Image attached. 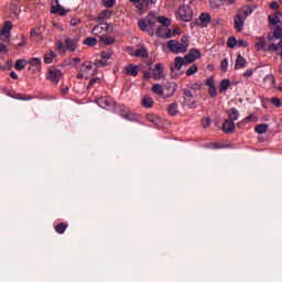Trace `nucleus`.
Returning a JSON list of instances; mask_svg holds the SVG:
<instances>
[{
  "mask_svg": "<svg viewBox=\"0 0 282 282\" xmlns=\"http://www.w3.org/2000/svg\"><path fill=\"white\" fill-rule=\"evenodd\" d=\"M224 6V0H210V8L217 10V8H221Z\"/></svg>",
  "mask_w": 282,
  "mask_h": 282,
  "instance_id": "c03bdc74",
  "label": "nucleus"
},
{
  "mask_svg": "<svg viewBox=\"0 0 282 282\" xmlns=\"http://www.w3.org/2000/svg\"><path fill=\"white\" fill-rule=\"evenodd\" d=\"M212 18L208 13H202L199 19L196 20V25H202V28H208V23H210Z\"/></svg>",
  "mask_w": 282,
  "mask_h": 282,
  "instance_id": "f3484780",
  "label": "nucleus"
},
{
  "mask_svg": "<svg viewBox=\"0 0 282 282\" xmlns=\"http://www.w3.org/2000/svg\"><path fill=\"white\" fill-rule=\"evenodd\" d=\"M252 74H254V70H252V68H249V69H247V70L243 73V77H245V78H250V77H252Z\"/></svg>",
  "mask_w": 282,
  "mask_h": 282,
  "instance_id": "13d9d810",
  "label": "nucleus"
},
{
  "mask_svg": "<svg viewBox=\"0 0 282 282\" xmlns=\"http://www.w3.org/2000/svg\"><path fill=\"white\" fill-rule=\"evenodd\" d=\"M78 41L80 37H66L65 42L57 41L55 43L57 52L66 54L67 52H76L78 50Z\"/></svg>",
  "mask_w": 282,
  "mask_h": 282,
  "instance_id": "7ed1b4c3",
  "label": "nucleus"
},
{
  "mask_svg": "<svg viewBox=\"0 0 282 282\" xmlns=\"http://www.w3.org/2000/svg\"><path fill=\"white\" fill-rule=\"evenodd\" d=\"M67 223H59L55 226V232H57V235H63L65 230H67Z\"/></svg>",
  "mask_w": 282,
  "mask_h": 282,
  "instance_id": "72a5a7b5",
  "label": "nucleus"
},
{
  "mask_svg": "<svg viewBox=\"0 0 282 282\" xmlns=\"http://www.w3.org/2000/svg\"><path fill=\"white\" fill-rule=\"evenodd\" d=\"M105 8H113L116 6V0H104Z\"/></svg>",
  "mask_w": 282,
  "mask_h": 282,
  "instance_id": "3c124183",
  "label": "nucleus"
},
{
  "mask_svg": "<svg viewBox=\"0 0 282 282\" xmlns=\"http://www.w3.org/2000/svg\"><path fill=\"white\" fill-rule=\"evenodd\" d=\"M206 85L209 86L208 94L212 98H217V88L215 87V79L209 78L206 80Z\"/></svg>",
  "mask_w": 282,
  "mask_h": 282,
  "instance_id": "4be33fe9",
  "label": "nucleus"
},
{
  "mask_svg": "<svg viewBox=\"0 0 282 282\" xmlns=\"http://www.w3.org/2000/svg\"><path fill=\"white\" fill-rule=\"evenodd\" d=\"M254 10H257V6L250 7H242L239 11H238V15H240L242 19H248V17H250V14L252 12H254Z\"/></svg>",
  "mask_w": 282,
  "mask_h": 282,
  "instance_id": "dca6fc26",
  "label": "nucleus"
},
{
  "mask_svg": "<svg viewBox=\"0 0 282 282\" xmlns=\"http://www.w3.org/2000/svg\"><path fill=\"white\" fill-rule=\"evenodd\" d=\"M147 120L154 124L155 127L160 126V118L155 115H147L145 116Z\"/></svg>",
  "mask_w": 282,
  "mask_h": 282,
  "instance_id": "f704fd0d",
  "label": "nucleus"
},
{
  "mask_svg": "<svg viewBox=\"0 0 282 282\" xmlns=\"http://www.w3.org/2000/svg\"><path fill=\"white\" fill-rule=\"evenodd\" d=\"M99 43H102L104 45H113V43H116V37L100 35Z\"/></svg>",
  "mask_w": 282,
  "mask_h": 282,
  "instance_id": "c85d7f7f",
  "label": "nucleus"
},
{
  "mask_svg": "<svg viewBox=\"0 0 282 282\" xmlns=\"http://www.w3.org/2000/svg\"><path fill=\"white\" fill-rule=\"evenodd\" d=\"M186 65V59L184 57H175L174 59V66H171V72H175V69H177V72H180V69H182V66Z\"/></svg>",
  "mask_w": 282,
  "mask_h": 282,
  "instance_id": "412c9836",
  "label": "nucleus"
},
{
  "mask_svg": "<svg viewBox=\"0 0 282 282\" xmlns=\"http://www.w3.org/2000/svg\"><path fill=\"white\" fill-rule=\"evenodd\" d=\"M185 58V65H188L191 63H195L197 58H202V53L197 48L189 50L188 54L184 56Z\"/></svg>",
  "mask_w": 282,
  "mask_h": 282,
  "instance_id": "f8f14e48",
  "label": "nucleus"
},
{
  "mask_svg": "<svg viewBox=\"0 0 282 282\" xmlns=\"http://www.w3.org/2000/svg\"><path fill=\"white\" fill-rule=\"evenodd\" d=\"M124 74L127 76H138L139 69L137 65L129 64L128 66L124 67Z\"/></svg>",
  "mask_w": 282,
  "mask_h": 282,
  "instance_id": "5701e85b",
  "label": "nucleus"
},
{
  "mask_svg": "<svg viewBox=\"0 0 282 282\" xmlns=\"http://www.w3.org/2000/svg\"><path fill=\"white\" fill-rule=\"evenodd\" d=\"M274 39H282V25H278L273 29Z\"/></svg>",
  "mask_w": 282,
  "mask_h": 282,
  "instance_id": "49530a36",
  "label": "nucleus"
},
{
  "mask_svg": "<svg viewBox=\"0 0 282 282\" xmlns=\"http://www.w3.org/2000/svg\"><path fill=\"white\" fill-rule=\"evenodd\" d=\"M279 47L280 50H282V40L278 43V44H271L268 46L267 52H279Z\"/></svg>",
  "mask_w": 282,
  "mask_h": 282,
  "instance_id": "58836bf2",
  "label": "nucleus"
},
{
  "mask_svg": "<svg viewBox=\"0 0 282 282\" xmlns=\"http://www.w3.org/2000/svg\"><path fill=\"white\" fill-rule=\"evenodd\" d=\"M61 78H63V70L51 66L47 70L46 80H51L54 85H58Z\"/></svg>",
  "mask_w": 282,
  "mask_h": 282,
  "instance_id": "39448f33",
  "label": "nucleus"
},
{
  "mask_svg": "<svg viewBox=\"0 0 282 282\" xmlns=\"http://www.w3.org/2000/svg\"><path fill=\"white\" fill-rule=\"evenodd\" d=\"M122 118H124L126 120H133V113L131 112L122 113Z\"/></svg>",
  "mask_w": 282,
  "mask_h": 282,
  "instance_id": "680f3d73",
  "label": "nucleus"
},
{
  "mask_svg": "<svg viewBox=\"0 0 282 282\" xmlns=\"http://www.w3.org/2000/svg\"><path fill=\"white\" fill-rule=\"evenodd\" d=\"M111 14H113V12H111L109 9H106L98 14L95 21H107V19H111Z\"/></svg>",
  "mask_w": 282,
  "mask_h": 282,
  "instance_id": "393cba45",
  "label": "nucleus"
},
{
  "mask_svg": "<svg viewBox=\"0 0 282 282\" xmlns=\"http://www.w3.org/2000/svg\"><path fill=\"white\" fill-rule=\"evenodd\" d=\"M97 67H107V59H100L96 63Z\"/></svg>",
  "mask_w": 282,
  "mask_h": 282,
  "instance_id": "052dcab7",
  "label": "nucleus"
},
{
  "mask_svg": "<svg viewBox=\"0 0 282 282\" xmlns=\"http://www.w3.org/2000/svg\"><path fill=\"white\" fill-rule=\"evenodd\" d=\"M279 17H282L281 12H275L274 15H269L268 20L270 25H275V28H279V25H282V21Z\"/></svg>",
  "mask_w": 282,
  "mask_h": 282,
  "instance_id": "a211bd4d",
  "label": "nucleus"
},
{
  "mask_svg": "<svg viewBox=\"0 0 282 282\" xmlns=\"http://www.w3.org/2000/svg\"><path fill=\"white\" fill-rule=\"evenodd\" d=\"M265 47V37H259L258 42L256 43V48L258 50V52L260 50H263Z\"/></svg>",
  "mask_w": 282,
  "mask_h": 282,
  "instance_id": "37998d69",
  "label": "nucleus"
},
{
  "mask_svg": "<svg viewBox=\"0 0 282 282\" xmlns=\"http://www.w3.org/2000/svg\"><path fill=\"white\" fill-rule=\"evenodd\" d=\"M98 107H101V109H111L113 105H116V101H113V98L106 96V97H99L96 100Z\"/></svg>",
  "mask_w": 282,
  "mask_h": 282,
  "instance_id": "1a4fd4ad",
  "label": "nucleus"
},
{
  "mask_svg": "<svg viewBox=\"0 0 282 282\" xmlns=\"http://www.w3.org/2000/svg\"><path fill=\"white\" fill-rule=\"evenodd\" d=\"M78 23H80V19L73 18V19L70 20V25H73V28L76 26V25H78Z\"/></svg>",
  "mask_w": 282,
  "mask_h": 282,
  "instance_id": "0e129e2a",
  "label": "nucleus"
},
{
  "mask_svg": "<svg viewBox=\"0 0 282 282\" xmlns=\"http://www.w3.org/2000/svg\"><path fill=\"white\" fill-rule=\"evenodd\" d=\"M243 67H248V62L246 61V58L243 56H241V54H239L236 59L235 68L243 69Z\"/></svg>",
  "mask_w": 282,
  "mask_h": 282,
  "instance_id": "a878e982",
  "label": "nucleus"
},
{
  "mask_svg": "<svg viewBox=\"0 0 282 282\" xmlns=\"http://www.w3.org/2000/svg\"><path fill=\"white\" fill-rule=\"evenodd\" d=\"M230 87V79H223L220 82V93L227 91V89Z\"/></svg>",
  "mask_w": 282,
  "mask_h": 282,
  "instance_id": "79ce46f5",
  "label": "nucleus"
},
{
  "mask_svg": "<svg viewBox=\"0 0 282 282\" xmlns=\"http://www.w3.org/2000/svg\"><path fill=\"white\" fill-rule=\"evenodd\" d=\"M84 45H88V47H96V45H98V40L96 37H86L84 40Z\"/></svg>",
  "mask_w": 282,
  "mask_h": 282,
  "instance_id": "c9c22d12",
  "label": "nucleus"
},
{
  "mask_svg": "<svg viewBox=\"0 0 282 282\" xmlns=\"http://www.w3.org/2000/svg\"><path fill=\"white\" fill-rule=\"evenodd\" d=\"M101 58H102L104 61H109V58H111V53H109V52H102V53H101Z\"/></svg>",
  "mask_w": 282,
  "mask_h": 282,
  "instance_id": "bf43d9fd",
  "label": "nucleus"
},
{
  "mask_svg": "<svg viewBox=\"0 0 282 282\" xmlns=\"http://www.w3.org/2000/svg\"><path fill=\"white\" fill-rule=\"evenodd\" d=\"M189 43L191 42L188 41V36L183 35L181 42L177 40H170L167 42V48L170 52H172V54H184V52L188 50Z\"/></svg>",
  "mask_w": 282,
  "mask_h": 282,
  "instance_id": "f03ea898",
  "label": "nucleus"
},
{
  "mask_svg": "<svg viewBox=\"0 0 282 282\" xmlns=\"http://www.w3.org/2000/svg\"><path fill=\"white\" fill-rule=\"evenodd\" d=\"M86 78H91V76H96V69L94 68V63L91 62H84L79 68Z\"/></svg>",
  "mask_w": 282,
  "mask_h": 282,
  "instance_id": "9d476101",
  "label": "nucleus"
},
{
  "mask_svg": "<svg viewBox=\"0 0 282 282\" xmlns=\"http://www.w3.org/2000/svg\"><path fill=\"white\" fill-rule=\"evenodd\" d=\"M245 23L246 18H242L239 15V13H237L236 17L234 18V28L236 32H242Z\"/></svg>",
  "mask_w": 282,
  "mask_h": 282,
  "instance_id": "4468645a",
  "label": "nucleus"
},
{
  "mask_svg": "<svg viewBox=\"0 0 282 282\" xmlns=\"http://www.w3.org/2000/svg\"><path fill=\"white\" fill-rule=\"evenodd\" d=\"M155 3H158V0H141L139 4H135V8L141 14H144L149 10V6H155Z\"/></svg>",
  "mask_w": 282,
  "mask_h": 282,
  "instance_id": "ddd939ff",
  "label": "nucleus"
},
{
  "mask_svg": "<svg viewBox=\"0 0 282 282\" xmlns=\"http://www.w3.org/2000/svg\"><path fill=\"white\" fill-rule=\"evenodd\" d=\"M183 95L184 98H193V91H191L188 88L183 89Z\"/></svg>",
  "mask_w": 282,
  "mask_h": 282,
  "instance_id": "5fc2aeb1",
  "label": "nucleus"
},
{
  "mask_svg": "<svg viewBox=\"0 0 282 282\" xmlns=\"http://www.w3.org/2000/svg\"><path fill=\"white\" fill-rule=\"evenodd\" d=\"M26 65H28V61H25V59H17V62H15V69L18 72H22V69H25Z\"/></svg>",
  "mask_w": 282,
  "mask_h": 282,
  "instance_id": "e433bc0d",
  "label": "nucleus"
},
{
  "mask_svg": "<svg viewBox=\"0 0 282 282\" xmlns=\"http://www.w3.org/2000/svg\"><path fill=\"white\" fill-rule=\"evenodd\" d=\"M106 30H109V24L99 23L91 30V32H93L94 36H101L100 34H102V32Z\"/></svg>",
  "mask_w": 282,
  "mask_h": 282,
  "instance_id": "aec40b11",
  "label": "nucleus"
},
{
  "mask_svg": "<svg viewBox=\"0 0 282 282\" xmlns=\"http://www.w3.org/2000/svg\"><path fill=\"white\" fill-rule=\"evenodd\" d=\"M224 6H235L237 3V0H223Z\"/></svg>",
  "mask_w": 282,
  "mask_h": 282,
  "instance_id": "e2e57ef3",
  "label": "nucleus"
},
{
  "mask_svg": "<svg viewBox=\"0 0 282 282\" xmlns=\"http://www.w3.org/2000/svg\"><path fill=\"white\" fill-rule=\"evenodd\" d=\"M134 56L141 58H149V52L145 48H138L134 53Z\"/></svg>",
  "mask_w": 282,
  "mask_h": 282,
  "instance_id": "4c0bfd02",
  "label": "nucleus"
},
{
  "mask_svg": "<svg viewBox=\"0 0 282 282\" xmlns=\"http://www.w3.org/2000/svg\"><path fill=\"white\" fill-rule=\"evenodd\" d=\"M198 67H197V65H192L187 70H186V76H193V75H195V74H197V72H198Z\"/></svg>",
  "mask_w": 282,
  "mask_h": 282,
  "instance_id": "de8ad7c7",
  "label": "nucleus"
},
{
  "mask_svg": "<svg viewBox=\"0 0 282 282\" xmlns=\"http://www.w3.org/2000/svg\"><path fill=\"white\" fill-rule=\"evenodd\" d=\"M77 78H78V80H82V78H86L85 73L82 72L80 68H79V72H78V74H77Z\"/></svg>",
  "mask_w": 282,
  "mask_h": 282,
  "instance_id": "774afa93",
  "label": "nucleus"
},
{
  "mask_svg": "<svg viewBox=\"0 0 282 282\" xmlns=\"http://www.w3.org/2000/svg\"><path fill=\"white\" fill-rule=\"evenodd\" d=\"M177 17L180 21H193V9L189 6L183 4L178 8Z\"/></svg>",
  "mask_w": 282,
  "mask_h": 282,
  "instance_id": "20e7f679",
  "label": "nucleus"
},
{
  "mask_svg": "<svg viewBox=\"0 0 282 282\" xmlns=\"http://www.w3.org/2000/svg\"><path fill=\"white\" fill-rule=\"evenodd\" d=\"M235 121L232 120H225V122L223 123V131L224 133H235Z\"/></svg>",
  "mask_w": 282,
  "mask_h": 282,
  "instance_id": "6ab92c4d",
  "label": "nucleus"
},
{
  "mask_svg": "<svg viewBox=\"0 0 282 282\" xmlns=\"http://www.w3.org/2000/svg\"><path fill=\"white\" fill-rule=\"evenodd\" d=\"M167 113L170 116H177L180 113V110L177 109V102H173L167 106Z\"/></svg>",
  "mask_w": 282,
  "mask_h": 282,
  "instance_id": "7c9ffc66",
  "label": "nucleus"
},
{
  "mask_svg": "<svg viewBox=\"0 0 282 282\" xmlns=\"http://www.w3.org/2000/svg\"><path fill=\"white\" fill-rule=\"evenodd\" d=\"M155 105V101L151 98V96H143L141 99V106H143L144 109H151Z\"/></svg>",
  "mask_w": 282,
  "mask_h": 282,
  "instance_id": "b1692460",
  "label": "nucleus"
},
{
  "mask_svg": "<svg viewBox=\"0 0 282 282\" xmlns=\"http://www.w3.org/2000/svg\"><path fill=\"white\" fill-rule=\"evenodd\" d=\"M269 102H271V105H273L278 109L282 107V101L278 97H272L271 99H269Z\"/></svg>",
  "mask_w": 282,
  "mask_h": 282,
  "instance_id": "a18cd8bd",
  "label": "nucleus"
},
{
  "mask_svg": "<svg viewBox=\"0 0 282 282\" xmlns=\"http://www.w3.org/2000/svg\"><path fill=\"white\" fill-rule=\"evenodd\" d=\"M54 58H56V53H54V51H48L44 55V63L50 65L51 63H54Z\"/></svg>",
  "mask_w": 282,
  "mask_h": 282,
  "instance_id": "c756f323",
  "label": "nucleus"
},
{
  "mask_svg": "<svg viewBox=\"0 0 282 282\" xmlns=\"http://www.w3.org/2000/svg\"><path fill=\"white\" fill-rule=\"evenodd\" d=\"M184 105H186L189 109H197V101L193 98L184 97Z\"/></svg>",
  "mask_w": 282,
  "mask_h": 282,
  "instance_id": "473e14b6",
  "label": "nucleus"
},
{
  "mask_svg": "<svg viewBox=\"0 0 282 282\" xmlns=\"http://www.w3.org/2000/svg\"><path fill=\"white\" fill-rule=\"evenodd\" d=\"M9 96L11 98H14L15 100H33L34 97L30 95H22V94H17L14 91L10 93Z\"/></svg>",
  "mask_w": 282,
  "mask_h": 282,
  "instance_id": "bb28decb",
  "label": "nucleus"
},
{
  "mask_svg": "<svg viewBox=\"0 0 282 282\" xmlns=\"http://www.w3.org/2000/svg\"><path fill=\"white\" fill-rule=\"evenodd\" d=\"M8 52H10L8 50V46L6 44H3V43H0V53L1 54H8Z\"/></svg>",
  "mask_w": 282,
  "mask_h": 282,
  "instance_id": "4d7b16f0",
  "label": "nucleus"
},
{
  "mask_svg": "<svg viewBox=\"0 0 282 282\" xmlns=\"http://www.w3.org/2000/svg\"><path fill=\"white\" fill-rule=\"evenodd\" d=\"M220 69H221V72H228V58H225L221 61Z\"/></svg>",
  "mask_w": 282,
  "mask_h": 282,
  "instance_id": "8fccbe9b",
  "label": "nucleus"
},
{
  "mask_svg": "<svg viewBox=\"0 0 282 282\" xmlns=\"http://www.w3.org/2000/svg\"><path fill=\"white\" fill-rule=\"evenodd\" d=\"M212 120L210 118H203L202 120V126L204 127V129L208 128L209 124H212Z\"/></svg>",
  "mask_w": 282,
  "mask_h": 282,
  "instance_id": "864d4df0",
  "label": "nucleus"
},
{
  "mask_svg": "<svg viewBox=\"0 0 282 282\" xmlns=\"http://www.w3.org/2000/svg\"><path fill=\"white\" fill-rule=\"evenodd\" d=\"M72 12L70 9H65L61 3H58V0H53L51 4V13L52 14H58L59 17H65L67 13Z\"/></svg>",
  "mask_w": 282,
  "mask_h": 282,
  "instance_id": "0eeeda50",
  "label": "nucleus"
},
{
  "mask_svg": "<svg viewBox=\"0 0 282 282\" xmlns=\"http://www.w3.org/2000/svg\"><path fill=\"white\" fill-rule=\"evenodd\" d=\"M246 121H247V122H250V121L257 122V117H254L253 115H250V116H248V117L246 118Z\"/></svg>",
  "mask_w": 282,
  "mask_h": 282,
  "instance_id": "338daca9",
  "label": "nucleus"
},
{
  "mask_svg": "<svg viewBox=\"0 0 282 282\" xmlns=\"http://www.w3.org/2000/svg\"><path fill=\"white\" fill-rule=\"evenodd\" d=\"M154 80H162L164 78V66L160 63L155 64L153 69Z\"/></svg>",
  "mask_w": 282,
  "mask_h": 282,
  "instance_id": "2eb2a0df",
  "label": "nucleus"
},
{
  "mask_svg": "<svg viewBox=\"0 0 282 282\" xmlns=\"http://www.w3.org/2000/svg\"><path fill=\"white\" fill-rule=\"evenodd\" d=\"M152 91L153 94H158V96H162V94H164V88H162V85L160 84H154L152 86Z\"/></svg>",
  "mask_w": 282,
  "mask_h": 282,
  "instance_id": "ea45409f",
  "label": "nucleus"
},
{
  "mask_svg": "<svg viewBox=\"0 0 282 282\" xmlns=\"http://www.w3.org/2000/svg\"><path fill=\"white\" fill-rule=\"evenodd\" d=\"M227 115L229 117L228 120H231V122L239 120V110H237V108H230L227 110Z\"/></svg>",
  "mask_w": 282,
  "mask_h": 282,
  "instance_id": "cd10ccee",
  "label": "nucleus"
},
{
  "mask_svg": "<svg viewBox=\"0 0 282 282\" xmlns=\"http://www.w3.org/2000/svg\"><path fill=\"white\" fill-rule=\"evenodd\" d=\"M268 129H270V126L268 123H260L256 126V133H259V134L268 133Z\"/></svg>",
  "mask_w": 282,
  "mask_h": 282,
  "instance_id": "2f4dec72",
  "label": "nucleus"
},
{
  "mask_svg": "<svg viewBox=\"0 0 282 282\" xmlns=\"http://www.w3.org/2000/svg\"><path fill=\"white\" fill-rule=\"evenodd\" d=\"M227 47H230V50H235V47H237V37L230 36L227 40Z\"/></svg>",
  "mask_w": 282,
  "mask_h": 282,
  "instance_id": "a19ab883",
  "label": "nucleus"
},
{
  "mask_svg": "<svg viewBox=\"0 0 282 282\" xmlns=\"http://www.w3.org/2000/svg\"><path fill=\"white\" fill-rule=\"evenodd\" d=\"M270 8H271V10H279V2H276V1L271 2Z\"/></svg>",
  "mask_w": 282,
  "mask_h": 282,
  "instance_id": "69168bd1",
  "label": "nucleus"
},
{
  "mask_svg": "<svg viewBox=\"0 0 282 282\" xmlns=\"http://www.w3.org/2000/svg\"><path fill=\"white\" fill-rule=\"evenodd\" d=\"M41 58L32 57L28 61L29 72L32 74H39L41 72Z\"/></svg>",
  "mask_w": 282,
  "mask_h": 282,
  "instance_id": "9b49d317",
  "label": "nucleus"
},
{
  "mask_svg": "<svg viewBox=\"0 0 282 282\" xmlns=\"http://www.w3.org/2000/svg\"><path fill=\"white\" fill-rule=\"evenodd\" d=\"M12 32V21H6L0 30V40L2 43H10V36Z\"/></svg>",
  "mask_w": 282,
  "mask_h": 282,
  "instance_id": "423d86ee",
  "label": "nucleus"
},
{
  "mask_svg": "<svg viewBox=\"0 0 282 282\" xmlns=\"http://www.w3.org/2000/svg\"><path fill=\"white\" fill-rule=\"evenodd\" d=\"M154 34L161 39H173V36H175V33H173V31H171L166 25H160L156 28V32H154Z\"/></svg>",
  "mask_w": 282,
  "mask_h": 282,
  "instance_id": "6e6552de",
  "label": "nucleus"
},
{
  "mask_svg": "<svg viewBox=\"0 0 282 282\" xmlns=\"http://www.w3.org/2000/svg\"><path fill=\"white\" fill-rule=\"evenodd\" d=\"M138 25L142 32H148L149 36H155L158 17L149 13L144 19L139 20Z\"/></svg>",
  "mask_w": 282,
  "mask_h": 282,
  "instance_id": "f257e3e1",
  "label": "nucleus"
},
{
  "mask_svg": "<svg viewBox=\"0 0 282 282\" xmlns=\"http://www.w3.org/2000/svg\"><path fill=\"white\" fill-rule=\"evenodd\" d=\"M97 83H100V78L96 77L90 79L89 84H88V89H91V87H94V85H96Z\"/></svg>",
  "mask_w": 282,
  "mask_h": 282,
  "instance_id": "6e6d98bb",
  "label": "nucleus"
},
{
  "mask_svg": "<svg viewBox=\"0 0 282 282\" xmlns=\"http://www.w3.org/2000/svg\"><path fill=\"white\" fill-rule=\"evenodd\" d=\"M236 45L238 47H248V42L245 40H236Z\"/></svg>",
  "mask_w": 282,
  "mask_h": 282,
  "instance_id": "603ef678",
  "label": "nucleus"
},
{
  "mask_svg": "<svg viewBox=\"0 0 282 282\" xmlns=\"http://www.w3.org/2000/svg\"><path fill=\"white\" fill-rule=\"evenodd\" d=\"M158 22L162 23L161 25H171V20H169V18L158 17Z\"/></svg>",
  "mask_w": 282,
  "mask_h": 282,
  "instance_id": "09e8293b",
  "label": "nucleus"
}]
</instances>
